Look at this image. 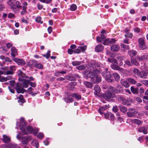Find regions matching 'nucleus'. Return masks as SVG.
Here are the masks:
<instances>
[{"label": "nucleus", "instance_id": "obj_1", "mask_svg": "<svg viewBox=\"0 0 148 148\" xmlns=\"http://www.w3.org/2000/svg\"><path fill=\"white\" fill-rule=\"evenodd\" d=\"M1 70H0V82H6L7 80H10L12 79L11 75L8 76L6 77L1 76V75L4 74L8 75H12L14 73L16 70L15 66H6L1 68Z\"/></svg>", "mask_w": 148, "mask_h": 148}, {"label": "nucleus", "instance_id": "obj_2", "mask_svg": "<svg viewBox=\"0 0 148 148\" xmlns=\"http://www.w3.org/2000/svg\"><path fill=\"white\" fill-rule=\"evenodd\" d=\"M111 92L109 90L108 91H106L104 93L101 95V97L104 99L106 101H113V99L116 97V95L115 93Z\"/></svg>", "mask_w": 148, "mask_h": 148}, {"label": "nucleus", "instance_id": "obj_3", "mask_svg": "<svg viewBox=\"0 0 148 148\" xmlns=\"http://www.w3.org/2000/svg\"><path fill=\"white\" fill-rule=\"evenodd\" d=\"M108 90L116 94L122 93L124 91L123 87L120 84L117 85L116 87L110 86Z\"/></svg>", "mask_w": 148, "mask_h": 148}, {"label": "nucleus", "instance_id": "obj_4", "mask_svg": "<svg viewBox=\"0 0 148 148\" xmlns=\"http://www.w3.org/2000/svg\"><path fill=\"white\" fill-rule=\"evenodd\" d=\"M102 75L108 82H112V75L111 74L110 72L108 71L107 69L102 72Z\"/></svg>", "mask_w": 148, "mask_h": 148}, {"label": "nucleus", "instance_id": "obj_5", "mask_svg": "<svg viewBox=\"0 0 148 148\" xmlns=\"http://www.w3.org/2000/svg\"><path fill=\"white\" fill-rule=\"evenodd\" d=\"M100 72V70L98 69H95L93 70L92 72L88 71H86L85 75L86 77L91 78V79L93 77L95 76L96 74L99 73Z\"/></svg>", "mask_w": 148, "mask_h": 148}, {"label": "nucleus", "instance_id": "obj_6", "mask_svg": "<svg viewBox=\"0 0 148 148\" xmlns=\"http://www.w3.org/2000/svg\"><path fill=\"white\" fill-rule=\"evenodd\" d=\"M64 101L67 103H69L73 101V94L71 93L65 91L64 92Z\"/></svg>", "mask_w": 148, "mask_h": 148}, {"label": "nucleus", "instance_id": "obj_7", "mask_svg": "<svg viewBox=\"0 0 148 148\" xmlns=\"http://www.w3.org/2000/svg\"><path fill=\"white\" fill-rule=\"evenodd\" d=\"M14 88L16 89L18 93H23L26 90L23 88L22 84L17 83L15 85Z\"/></svg>", "mask_w": 148, "mask_h": 148}, {"label": "nucleus", "instance_id": "obj_8", "mask_svg": "<svg viewBox=\"0 0 148 148\" xmlns=\"http://www.w3.org/2000/svg\"><path fill=\"white\" fill-rule=\"evenodd\" d=\"M116 99L118 101H122L123 105L127 106H130L131 105L130 102L125 98L122 96L118 95L116 97Z\"/></svg>", "mask_w": 148, "mask_h": 148}, {"label": "nucleus", "instance_id": "obj_9", "mask_svg": "<svg viewBox=\"0 0 148 148\" xmlns=\"http://www.w3.org/2000/svg\"><path fill=\"white\" fill-rule=\"evenodd\" d=\"M138 113L136 109L133 108H129L128 112H127V116L129 117H132Z\"/></svg>", "mask_w": 148, "mask_h": 148}, {"label": "nucleus", "instance_id": "obj_10", "mask_svg": "<svg viewBox=\"0 0 148 148\" xmlns=\"http://www.w3.org/2000/svg\"><path fill=\"white\" fill-rule=\"evenodd\" d=\"M139 47L141 50L146 49L147 46L145 43V41L144 39L142 38H139L138 40Z\"/></svg>", "mask_w": 148, "mask_h": 148}, {"label": "nucleus", "instance_id": "obj_11", "mask_svg": "<svg viewBox=\"0 0 148 148\" xmlns=\"http://www.w3.org/2000/svg\"><path fill=\"white\" fill-rule=\"evenodd\" d=\"M17 73L19 77L18 80L19 81H23L25 79L24 78L26 79L28 78V77L21 70H19L17 72Z\"/></svg>", "mask_w": 148, "mask_h": 148}, {"label": "nucleus", "instance_id": "obj_12", "mask_svg": "<svg viewBox=\"0 0 148 148\" xmlns=\"http://www.w3.org/2000/svg\"><path fill=\"white\" fill-rule=\"evenodd\" d=\"M101 80V77L97 75H95L91 79V82L94 84H98L100 82Z\"/></svg>", "mask_w": 148, "mask_h": 148}, {"label": "nucleus", "instance_id": "obj_13", "mask_svg": "<svg viewBox=\"0 0 148 148\" xmlns=\"http://www.w3.org/2000/svg\"><path fill=\"white\" fill-rule=\"evenodd\" d=\"M27 91L28 94L31 95L32 96H34L38 93V91H34V89L32 87L29 88L28 89Z\"/></svg>", "mask_w": 148, "mask_h": 148}, {"label": "nucleus", "instance_id": "obj_14", "mask_svg": "<svg viewBox=\"0 0 148 148\" xmlns=\"http://www.w3.org/2000/svg\"><path fill=\"white\" fill-rule=\"evenodd\" d=\"M94 90L95 91L94 92V94L96 95H97L98 97H99L100 91L101 88L97 85H96L94 88Z\"/></svg>", "mask_w": 148, "mask_h": 148}, {"label": "nucleus", "instance_id": "obj_15", "mask_svg": "<svg viewBox=\"0 0 148 148\" xmlns=\"http://www.w3.org/2000/svg\"><path fill=\"white\" fill-rule=\"evenodd\" d=\"M147 128L145 127H139L138 131L139 132L143 133L144 134L147 133Z\"/></svg>", "mask_w": 148, "mask_h": 148}, {"label": "nucleus", "instance_id": "obj_16", "mask_svg": "<svg viewBox=\"0 0 148 148\" xmlns=\"http://www.w3.org/2000/svg\"><path fill=\"white\" fill-rule=\"evenodd\" d=\"M111 67L114 70H118L119 71L121 72H123L124 71L123 69L120 67L118 65L116 64H112L111 66Z\"/></svg>", "mask_w": 148, "mask_h": 148}, {"label": "nucleus", "instance_id": "obj_17", "mask_svg": "<svg viewBox=\"0 0 148 148\" xmlns=\"http://www.w3.org/2000/svg\"><path fill=\"white\" fill-rule=\"evenodd\" d=\"M37 61L36 60H31L28 62L27 64L29 67L30 68H32L33 67H35Z\"/></svg>", "mask_w": 148, "mask_h": 148}, {"label": "nucleus", "instance_id": "obj_18", "mask_svg": "<svg viewBox=\"0 0 148 148\" xmlns=\"http://www.w3.org/2000/svg\"><path fill=\"white\" fill-rule=\"evenodd\" d=\"M14 61L18 65H23L25 64V62L23 60L18 58L15 59Z\"/></svg>", "mask_w": 148, "mask_h": 148}, {"label": "nucleus", "instance_id": "obj_19", "mask_svg": "<svg viewBox=\"0 0 148 148\" xmlns=\"http://www.w3.org/2000/svg\"><path fill=\"white\" fill-rule=\"evenodd\" d=\"M104 49V47L102 45L99 44L97 45L95 48L96 52H99L102 51Z\"/></svg>", "mask_w": 148, "mask_h": 148}, {"label": "nucleus", "instance_id": "obj_20", "mask_svg": "<svg viewBox=\"0 0 148 148\" xmlns=\"http://www.w3.org/2000/svg\"><path fill=\"white\" fill-rule=\"evenodd\" d=\"M120 83L125 88H128L130 86V85L128 84L129 82L127 81V79L125 81L123 79L121 80Z\"/></svg>", "mask_w": 148, "mask_h": 148}, {"label": "nucleus", "instance_id": "obj_21", "mask_svg": "<svg viewBox=\"0 0 148 148\" xmlns=\"http://www.w3.org/2000/svg\"><path fill=\"white\" fill-rule=\"evenodd\" d=\"M119 49V47L117 45H114L111 47V50L113 52L117 51Z\"/></svg>", "mask_w": 148, "mask_h": 148}, {"label": "nucleus", "instance_id": "obj_22", "mask_svg": "<svg viewBox=\"0 0 148 148\" xmlns=\"http://www.w3.org/2000/svg\"><path fill=\"white\" fill-rule=\"evenodd\" d=\"M11 55L12 57H15L17 55V51L16 49L14 47H12L11 48Z\"/></svg>", "mask_w": 148, "mask_h": 148}, {"label": "nucleus", "instance_id": "obj_23", "mask_svg": "<svg viewBox=\"0 0 148 148\" xmlns=\"http://www.w3.org/2000/svg\"><path fill=\"white\" fill-rule=\"evenodd\" d=\"M17 99H18V102L19 103H23L25 102V101L23 98V96L22 95H20L18 97H17Z\"/></svg>", "mask_w": 148, "mask_h": 148}, {"label": "nucleus", "instance_id": "obj_24", "mask_svg": "<svg viewBox=\"0 0 148 148\" xmlns=\"http://www.w3.org/2000/svg\"><path fill=\"white\" fill-rule=\"evenodd\" d=\"M140 77L146 79L147 78V73L146 72V71H141L139 75Z\"/></svg>", "mask_w": 148, "mask_h": 148}, {"label": "nucleus", "instance_id": "obj_25", "mask_svg": "<svg viewBox=\"0 0 148 148\" xmlns=\"http://www.w3.org/2000/svg\"><path fill=\"white\" fill-rule=\"evenodd\" d=\"M22 82H23L21 83L22 84L23 88H27L28 87L29 84V83L28 80H25L24 79Z\"/></svg>", "mask_w": 148, "mask_h": 148}, {"label": "nucleus", "instance_id": "obj_26", "mask_svg": "<svg viewBox=\"0 0 148 148\" xmlns=\"http://www.w3.org/2000/svg\"><path fill=\"white\" fill-rule=\"evenodd\" d=\"M6 148H20V147L15 144H9L7 145Z\"/></svg>", "mask_w": 148, "mask_h": 148}, {"label": "nucleus", "instance_id": "obj_27", "mask_svg": "<svg viewBox=\"0 0 148 148\" xmlns=\"http://www.w3.org/2000/svg\"><path fill=\"white\" fill-rule=\"evenodd\" d=\"M10 140V138L5 135L3 136V141L4 143H8Z\"/></svg>", "mask_w": 148, "mask_h": 148}, {"label": "nucleus", "instance_id": "obj_28", "mask_svg": "<svg viewBox=\"0 0 148 148\" xmlns=\"http://www.w3.org/2000/svg\"><path fill=\"white\" fill-rule=\"evenodd\" d=\"M66 79L70 81H75L76 79L73 76V75H66L65 76Z\"/></svg>", "mask_w": 148, "mask_h": 148}, {"label": "nucleus", "instance_id": "obj_29", "mask_svg": "<svg viewBox=\"0 0 148 148\" xmlns=\"http://www.w3.org/2000/svg\"><path fill=\"white\" fill-rule=\"evenodd\" d=\"M31 144L32 145L35 147L36 148H38L39 147L38 142L35 140H33L31 142Z\"/></svg>", "mask_w": 148, "mask_h": 148}, {"label": "nucleus", "instance_id": "obj_30", "mask_svg": "<svg viewBox=\"0 0 148 148\" xmlns=\"http://www.w3.org/2000/svg\"><path fill=\"white\" fill-rule=\"evenodd\" d=\"M148 57V56L147 55H143L141 56H138L137 59L138 61H142L147 59Z\"/></svg>", "mask_w": 148, "mask_h": 148}, {"label": "nucleus", "instance_id": "obj_31", "mask_svg": "<svg viewBox=\"0 0 148 148\" xmlns=\"http://www.w3.org/2000/svg\"><path fill=\"white\" fill-rule=\"evenodd\" d=\"M20 126H23V127H25L26 126V123L25 119L23 117L21 118L20 119Z\"/></svg>", "mask_w": 148, "mask_h": 148}, {"label": "nucleus", "instance_id": "obj_32", "mask_svg": "<svg viewBox=\"0 0 148 148\" xmlns=\"http://www.w3.org/2000/svg\"><path fill=\"white\" fill-rule=\"evenodd\" d=\"M119 107L120 110L122 112L125 113L127 112V109L125 107L121 105H120L119 106Z\"/></svg>", "mask_w": 148, "mask_h": 148}, {"label": "nucleus", "instance_id": "obj_33", "mask_svg": "<svg viewBox=\"0 0 148 148\" xmlns=\"http://www.w3.org/2000/svg\"><path fill=\"white\" fill-rule=\"evenodd\" d=\"M128 54L131 56V58H132V57L135 56L137 54L136 52L134 50L129 51L128 52Z\"/></svg>", "mask_w": 148, "mask_h": 148}, {"label": "nucleus", "instance_id": "obj_34", "mask_svg": "<svg viewBox=\"0 0 148 148\" xmlns=\"http://www.w3.org/2000/svg\"><path fill=\"white\" fill-rule=\"evenodd\" d=\"M84 84L88 88H91L92 87V85L90 82L87 81H84Z\"/></svg>", "mask_w": 148, "mask_h": 148}, {"label": "nucleus", "instance_id": "obj_35", "mask_svg": "<svg viewBox=\"0 0 148 148\" xmlns=\"http://www.w3.org/2000/svg\"><path fill=\"white\" fill-rule=\"evenodd\" d=\"M130 89L131 92L134 94H136L138 93V89L137 88L132 86L131 87Z\"/></svg>", "mask_w": 148, "mask_h": 148}, {"label": "nucleus", "instance_id": "obj_36", "mask_svg": "<svg viewBox=\"0 0 148 148\" xmlns=\"http://www.w3.org/2000/svg\"><path fill=\"white\" fill-rule=\"evenodd\" d=\"M127 81L130 83L135 84L136 83V82L133 79L129 78L127 79Z\"/></svg>", "mask_w": 148, "mask_h": 148}, {"label": "nucleus", "instance_id": "obj_37", "mask_svg": "<svg viewBox=\"0 0 148 148\" xmlns=\"http://www.w3.org/2000/svg\"><path fill=\"white\" fill-rule=\"evenodd\" d=\"M133 122L138 125H140L141 124L142 121L138 119H134L133 121Z\"/></svg>", "mask_w": 148, "mask_h": 148}, {"label": "nucleus", "instance_id": "obj_38", "mask_svg": "<svg viewBox=\"0 0 148 148\" xmlns=\"http://www.w3.org/2000/svg\"><path fill=\"white\" fill-rule=\"evenodd\" d=\"M113 77H114L116 81H118L120 79V76L117 73H114L112 75Z\"/></svg>", "mask_w": 148, "mask_h": 148}, {"label": "nucleus", "instance_id": "obj_39", "mask_svg": "<svg viewBox=\"0 0 148 148\" xmlns=\"http://www.w3.org/2000/svg\"><path fill=\"white\" fill-rule=\"evenodd\" d=\"M27 132L28 133H31L33 131V128L30 126H28L26 128Z\"/></svg>", "mask_w": 148, "mask_h": 148}, {"label": "nucleus", "instance_id": "obj_40", "mask_svg": "<svg viewBox=\"0 0 148 148\" xmlns=\"http://www.w3.org/2000/svg\"><path fill=\"white\" fill-rule=\"evenodd\" d=\"M131 60L132 64L136 66L138 65V63L135 59L131 58Z\"/></svg>", "mask_w": 148, "mask_h": 148}, {"label": "nucleus", "instance_id": "obj_41", "mask_svg": "<svg viewBox=\"0 0 148 148\" xmlns=\"http://www.w3.org/2000/svg\"><path fill=\"white\" fill-rule=\"evenodd\" d=\"M73 97H74L78 99H81V96L76 93H74L73 94Z\"/></svg>", "mask_w": 148, "mask_h": 148}, {"label": "nucleus", "instance_id": "obj_42", "mask_svg": "<svg viewBox=\"0 0 148 148\" xmlns=\"http://www.w3.org/2000/svg\"><path fill=\"white\" fill-rule=\"evenodd\" d=\"M26 7L25 6H23V10L21 12V15H24L27 12V11L26 10Z\"/></svg>", "mask_w": 148, "mask_h": 148}, {"label": "nucleus", "instance_id": "obj_43", "mask_svg": "<svg viewBox=\"0 0 148 148\" xmlns=\"http://www.w3.org/2000/svg\"><path fill=\"white\" fill-rule=\"evenodd\" d=\"M106 110V108L104 106H101L100 107L99 109V111L100 113L102 114L103 113L102 112Z\"/></svg>", "mask_w": 148, "mask_h": 148}, {"label": "nucleus", "instance_id": "obj_44", "mask_svg": "<svg viewBox=\"0 0 148 148\" xmlns=\"http://www.w3.org/2000/svg\"><path fill=\"white\" fill-rule=\"evenodd\" d=\"M72 65L74 66L79 65L81 64L80 61H73L72 62Z\"/></svg>", "mask_w": 148, "mask_h": 148}, {"label": "nucleus", "instance_id": "obj_45", "mask_svg": "<svg viewBox=\"0 0 148 148\" xmlns=\"http://www.w3.org/2000/svg\"><path fill=\"white\" fill-rule=\"evenodd\" d=\"M29 141L27 140L25 137L23 139L22 141V143L23 145H25L27 144L29 142Z\"/></svg>", "mask_w": 148, "mask_h": 148}, {"label": "nucleus", "instance_id": "obj_46", "mask_svg": "<svg viewBox=\"0 0 148 148\" xmlns=\"http://www.w3.org/2000/svg\"><path fill=\"white\" fill-rule=\"evenodd\" d=\"M133 73L136 75H139L140 72H139L138 70L137 69H134L133 71Z\"/></svg>", "mask_w": 148, "mask_h": 148}, {"label": "nucleus", "instance_id": "obj_47", "mask_svg": "<svg viewBox=\"0 0 148 148\" xmlns=\"http://www.w3.org/2000/svg\"><path fill=\"white\" fill-rule=\"evenodd\" d=\"M22 127L21 128V132L22 133L23 135L26 134H27V132L25 130V127H24L21 126Z\"/></svg>", "mask_w": 148, "mask_h": 148}, {"label": "nucleus", "instance_id": "obj_48", "mask_svg": "<svg viewBox=\"0 0 148 148\" xmlns=\"http://www.w3.org/2000/svg\"><path fill=\"white\" fill-rule=\"evenodd\" d=\"M77 8L76 5L73 4L71 5L70 9L71 11H75L76 9Z\"/></svg>", "mask_w": 148, "mask_h": 148}, {"label": "nucleus", "instance_id": "obj_49", "mask_svg": "<svg viewBox=\"0 0 148 148\" xmlns=\"http://www.w3.org/2000/svg\"><path fill=\"white\" fill-rule=\"evenodd\" d=\"M76 68L78 70H83L84 69L85 67L83 65H81L80 66H77L76 67Z\"/></svg>", "mask_w": 148, "mask_h": 148}, {"label": "nucleus", "instance_id": "obj_50", "mask_svg": "<svg viewBox=\"0 0 148 148\" xmlns=\"http://www.w3.org/2000/svg\"><path fill=\"white\" fill-rule=\"evenodd\" d=\"M87 48V46L86 45L84 46L83 47L79 46V49H80V51H85Z\"/></svg>", "mask_w": 148, "mask_h": 148}, {"label": "nucleus", "instance_id": "obj_51", "mask_svg": "<svg viewBox=\"0 0 148 148\" xmlns=\"http://www.w3.org/2000/svg\"><path fill=\"white\" fill-rule=\"evenodd\" d=\"M15 0H9L8 1V3L10 5H12L15 2Z\"/></svg>", "mask_w": 148, "mask_h": 148}, {"label": "nucleus", "instance_id": "obj_52", "mask_svg": "<svg viewBox=\"0 0 148 148\" xmlns=\"http://www.w3.org/2000/svg\"><path fill=\"white\" fill-rule=\"evenodd\" d=\"M35 67L37 68L38 69H41L42 68V66L41 64L38 63V62L37 61Z\"/></svg>", "mask_w": 148, "mask_h": 148}, {"label": "nucleus", "instance_id": "obj_53", "mask_svg": "<svg viewBox=\"0 0 148 148\" xmlns=\"http://www.w3.org/2000/svg\"><path fill=\"white\" fill-rule=\"evenodd\" d=\"M142 83L146 86H148V80H143L140 81Z\"/></svg>", "mask_w": 148, "mask_h": 148}, {"label": "nucleus", "instance_id": "obj_54", "mask_svg": "<svg viewBox=\"0 0 148 148\" xmlns=\"http://www.w3.org/2000/svg\"><path fill=\"white\" fill-rule=\"evenodd\" d=\"M74 53H79L81 52V51L80 49H79V47L77 49H76L73 50Z\"/></svg>", "mask_w": 148, "mask_h": 148}, {"label": "nucleus", "instance_id": "obj_55", "mask_svg": "<svg viewBox=\"0 0 148 148\" xmlns=\"http://www.w3.org/2000/svg\"><path fill=\"white\" fill-rule=\"evenodd\" d=\"M50 51H48L46 55H43V56L44 57H45L47 58L48 59L49 58L50 56Z\"/></svg>", "mask_w": 148, "mask_h": 148}, {"label": "nucleus", "instance_id": "obj_56", "mask_svg": "<svg viewBox=\"0 0 148 148\" xmlns=\"http://www.w3.org/2000/svg\"><path fill=\"white\" fill-rule=\"evenodd\" d=\"M41 18L40 16H38L35 19L36 21L38 23L40 22L42 24V21H40Z\"/></svg>", "mask_w": 148, "mask_h": 148}, {"label": "nucleus", "instance_id": "obj_57", "mask_svg": "<svg viewBox=\"0 0 148 148\" xmlns=\"http://www.w3.org/2000/svg\"><path fill=\"white\" fill-rule=\"evenodd\" d=\"M125 36L126 38H131L133 36V35L132 33H128L125 35Z\"/></svg>", "mask_w": 148, "mask_h": 148}, {"label": "nucleus", "instance_id": "obj_58", "mask_svg": "<svg viewBox=\"0 0 148 148\" xmlns=\"http://www.w3.org/2000/svg\"><path fill=\"white\" fill-rule=\"evenodd\" d=\"M118 110V108L117 106L113 107L112 108V110L115 112H116Z\"/></svg>", "mask_w": 148, "mask_h": 148}, {"label": "nucleus", "instance_id": "obj_59", "mask_svg": "<svg viewBox=\"0 0 148 148\" xmlns=\"http://www.w3.org/2000/svg\"><path fill=\"white\" fill-rule=\"evenodd\" d=\"M37 137L38 138H42L44 137V135L43 134L39 133L38 134Z\"/></svg>", "mask_w": 148, "mask_h": 148}, {"label": "nucleus", "instance_id": "obj_60", "mask_svg": "<svg viewBox=\"0 0 148 148\" xmlns=\"http://www.w3.org/2000/svg\"><path fill=\"white\" fill-rule=\"evenodd\" d=\"M121 46L123 48L126 49H129V45H125L123 44L121 45Z\"/></svg>", "mask_w": 148, "mask_h": 148}, {"label": "nucleus", "instance_id": "obj_61", "mask_svg": "<svg viewBox=\"0 0 148 148\" xmlns=\"http://www.w3.org/2000/svg\"><path fill=\"white\" fill-rule=\"evenodd\" d=\"M125 63L128 66H132V64L130 61L128 60H126L125 61Z\"/></svg>", "mask_w": 148, "mask_h": 148}, {"label": "nucleus", "instance_id": "obj_62", "mask_svg": "<svg viewBox=\"0 0 148 148\" xmlns=\"http://www.w3.org/2000/svg\"><path fill=\"white\" fill-rule=\"evenodd\" d=\"M19 3H20L19 1H17L16 2V7L18 9L21 8V6L19 5Z\"/></svg>", "mask_w": 148, "mask_h": 148}, {"label": "nucleus", "instance_id": "obj_63", "mask_svg": "<svg viewBox=\"0 0 148 148\" xmlns=\"http://www.w3.org/2000/svg\"><path fill=\"white\" fill-rule=\"evenodd\" d=\"M76 84L77 83L76 82H72L69 83V86H75L76 85Z\"/></svg>", "mask_w": 148, "mask_h": 148}, {"label": "nucleus", "instance_id": "obj_64", "mask_svg": "<svg viewBox=\"0 0 148 148\" xmlns=\"http://www.w3.org/2000/svg\"><path fill=\"white\" fill-rule=\"evenodd\" d=\"M109 116H110V118L111 120H113L114 119V116L113 114L110 113Z\"/></svg>", "mask_w": 148, "mask_h": 148}]
</instances>
